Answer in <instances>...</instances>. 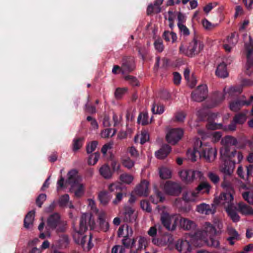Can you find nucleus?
<instances>
[{
	"label": "nucleus",
	"instance_id": "obj_26",
	"mask_svg": "<svg viewBox=\"0 0 253 253\" xmlns=\"http://www.w3.org/2000/svg\"><path fill=\"white\" fill-rule=\"evenodd\" d=\"M170 151L171 148L169 145H165L155 152V156L157 158L162 159L166 158Z\"/></svg>",
	"mask_w": 253,
	"mask_h": 253
},
{
	"label": "nucleus",
	"instance_id": "obj_37",
	"mask_svg": "<svg viewBox=\"0 0 253 253\" xmlns=\"http://www.w3.org/2000/svg\"><path fill=\"white\" fill-rule=\"evenodd\" d=\"M119 179L121 183L126 184H130L133 180V176L126 173H124L120 175Z\"/></svg>",
	"mask_w": 253,
	"mask_h": 253
},
{
	"label": "nucleus",
	"instance_id": "obj_50",
	"mask_svg": "<svg viewBox=\"0 0 253 253\" xmlns=\"http://www.w3.org/2000/svg\"><path fill=\"white\" fill-rule=\"evenodd\" d=\"M127 88H118L115 92V97L117 99L121 98L127 93Z\"/></svg>",
	"mask_w": 253,
	"mask_h": 253
},
{
	"label": "nucleus",
	"instance_id": "obj_54",
	"mask_svg": "<svg viewBox=\"0 0 253 253\" xmlns=\"http://www.w3.org/2000/svg\"><path fill=\"white\" fill-rule=\"evenodd\" d=\"M151 199L153 203L157 204L163 202L165 199L161 192H158L154 196L151 197Z\"/></svg>",
	"mask_w": 253,
	"mask_h": 253
},
{
	"label": "nucleus",
	"instance_id": "obj_6",
	"mask_svg": "<svg viewBox=\"0 0 253 253\" xmlns=\"http://www.w3.org/2000/svg\"><path fill=\"white\" fill-rule=\"evenodd\" d=\"M210 186L208 182H202L197 188L193 190H189L184 193L183 199L187 202H196L200 199V195L204 193H209Z\"/></svg>",
	"mask_w": 253,
	"mask_h": 253
},
{
	"label": "nucleus",
	"instance_id": "obj_21",
	"mask_svg": "<svg viewBox=\"0 0 253 253\" xmlns=\"http://www.w3.org/2000/svg\"><path fill=\"white\" fill-rule=\"evenodd\" d=\"M67 182L71 185L73 183L82 181V177L79 175L78 171L75 169H72L68 173Z\"/></svg>",
	"mask_w": 253,
	"mask_h": 253
},
{
	"label": "nucleus",
	"instance_id": "obj_60",
	"mask_svg": "<svg viewBox=\"0 0 253 253\" xmlns=\"http://www.w3.org/2000/svg\"><path fill=\"white\" fill-rule=\"evenodd\" d=\"M154 46L156 49L159 52H162L164 49L163 42L161 40L158 39L155 41Z\"/></svg>",
	"mask_w": 253,
	"mask_h": 253
},
{
	"label": "nucleus",
	"instance_id": "obj_19",
	"mask_svg": "<svg viewBox=\"0 0 253 253\" xmlns=\"http://www.w3.org/2000/svg\"><path fill=\"white\" fill-rule=\"evenodd\" d=\"M237 206V211H238L243 215L253 216V209L251 206L243 202L239 203Z\"/></svg>",
	"mask_w": 253,
	"mask_h": 253
},
{
	"label": "nucleus",
	"instance_id": "obj_64",
	"mask_svg": "<svg viewBox=\"0 0 253 253\" xmlns=\"http://www.w3.org/2000/svg\"><path fill=\"white\" fill-rule=\"evenodd\" d=\"M125 248L120 245H116L112 249V253H124Z\"/></svg>",
	"mask_w": 253,
	"mask_h": 253
},
{
	"label": "nucleus",
	"instance_id": "obj_58",
	"mask_svg": "<svg viewBox=\"0 0 253 253\" xmlns=\"http://www.w3.org/2000/svg\"><path fill=\"white\" fill-rule=\"evenodd\" d=\"M113 145V143L110 142L103 146L101 151L104 156H105L106 153L112 148Z\"/></svg>",
	"mask_w": 253,
	"mask_h": 253
},
{
	"label": "nucleus",
	"instance_id": "obj_56",
	"mask_svg": "<svg viewBox=\"0 0 253 253\" xmlns=\"http://www.w3.org/2000/svg\"><path fill=\"white\" fill-rule=\"evenodd\" d=\"M247 118L245 114H240L237 115L234 119L236 123L238 124H243L246 121Z\"/></svg>",
	"mask_w": 253,
	"mask_h": 253
},
{
	"label": "nucleus",
	"instance_id": "obj_14",
	"mask_svg": "<svg viewBox=\"0 0 253 253\" xmlns=\"http://www.w3.org/2000/svg\"><path fill=\"white\" fill-rule=\"evenodd\" d=\"M203 147L202 141L199 139H196L193 149H189L187 152V158L191 161H196L201 154V147Z\"/></svg>",
	"mask_w": 253,
	"mask_h": 253
},
{
	"label": "nucleus",
	"instance_id": "obj_53",
	"mask_svg": "<svg viewBox=\"0 0 253 253\" xmlns=\"http://www.w3.org/2000/svg\"><path fill=\"white\" fill-rule=\"evenodd\" d=\"M83 145V139L75 138L73 140V150L75 151L80 149Z\"/></svg>",
	"mask_w": 253,
	"mask_h": 253
},
{
	"label": "nucleus",
	"instance_id": "obj_3",
	"mask_svg": "<svg viewBox=\"0 0 253 253\" xmlns=\"http://www.w3.org/2000/svg\"><path fill=\"white\" fill-rule=\"evenodd\" d=\"M216 227L218 229L222 227V224L220 221H218L217 223H215L214 226L210 223H206L205 230L197 232L196 237L203 240L209 246L217 247L219 246L218 241L211 237L212 235L215 234Z\"/></svg>",
	"mask_w": 253,
	"mask_h": 253
},
{
	"label": "nucleus",
	"instance_id": "obj_11",
	"mask_svg": "<svg viewBox=\"0 0 253 253\" xmlns=\"http://www.w3.org/2000/svg\"><path fill=\"white\" fill-rule=\"evenodd\" d=\"M183 131L180 128H169L166 131V138L170 144H176L182 138Z\"/></svg>",
	"mask_w": 253,
	"mask_h": 253
},
{
	"label": "nucleus",
	"instance_id": "obj_48",
	"mask_svg": "<svg viewBox=\"0 0 253 253\" xmlns=\"http://www.w3.org/2000/svg\"><path fill=\"white\" fill-rule=\"evenodd\" d=\"M131 70L132 69L128 68L126 64H124L121 68L118 66H115L112 69V72L114 74H117L118 71H119L122 72L123 73H124Z\"/></svg>",
	"mask_w": 253,
	"mask_h": 253
},
{
	"label": "nucleus",
	"instance_id": "obj_39",
	"mask_svg": "<svg viewBox=\"0 0 253 253\" xmlns=\"http://www.w3.org/2000/svg\"><path fill=\"white\" fill-rule=\"evenodd\" d=\"M159 174L162 178L168 179L171 176V171L168 168L162 167L160 169Z\"/></svg>",
	"mask_w": 253,
	"mask_h": 253
},
{
	"label": "nucleus",
	"instance_id": "obj_28",
	"mask_svg": "<svg viewBox=\"0 0 253 253\" xmlns=\"http://www.w3.org/2000/svg\"><path fill=\"white\" fill-rule=\"evenodd\" d=\"M124 215L126 220L129 221L135 220L137 217L136 213L134 210L129 207L125 208Z\"/></svg>",
	"mask_w": 253,
	"mask_h": 253
},
{
	"label": "nucleus",
	"instance_id": "obj_15",
	"mask_svg": "<svg viewBox=\"0 0 253 253\" xmlns=\"http://www.w3.org/2000/svg\"><path fill=\"white\" fill-rule=\"evenodd\" d=\"M181 188L177 183L170 181L167 182L163 187L164 193L168 195L176 196L181 192Z\"/></svg>",
	"mask_w": 253,
	"mask_h": 253
},
{
	"label": "nucleus",
	"instance_id": "obj_33",
	"mask_svg": "<svg viewBox=\"0 0 253 253\" xmlns=\"http://www.w3.org/2000/svg\"><path fill=\"white\" fill-rule=\"evenodd\" d=\"M177 12H172L169 11L165 15V17L166 20L169 22V26L170 28H172L174 26V22L176 17Z\"/></svg>",
	"mask_w": 253,
	"mask_h": 253
},
{
	"label": "nucleus",
	"instance_id": "obj_44",
	"mask_svg": "<svg viewBox=\"0 0 253 253\" xmlns=\"http://www.w3.org/2000/svg\"><path fill=\"white\" fill-rule=\"evenodd\" d=\"M243 198L250 205H253V191H247L242 194Z\"/></svg>",
	"mask_w": 253,
	"mask_h": 253
},
{
	"label": "nucleus",
	"instance_id": "obj_31",
	"mask_svg": "<svg viewBox=\"0 0 253 253\" xmlns=\"http://www.w3.org/2000/svg\"><path fill=\"white\" fill-rule=\"evenodd\" d=\"M100 174L105 178H110L112 176V172L110 167L107 165L102 166L99 169Z\"/></svg>",
	"mask_w": 253,
	"mask_h": 253
},
{
	"label": "nucleus",
	"instance_id": "obj_12",
	"mask_svg": "<svg viewBox=\"0 0 253 253\" xmlns=\"http://www.w3.org/2000/svg\"><path fill=\"white\" fill-rule=\"evenodd\" d=\"M132 234L133 230L132 228L127 224L122 225L120 227L118 231V236L124 238L122 240V243L126 247L130 246V243L127 242V240L129 237L132 236Z\"/></svg>",
	"mask_w": 253,
	"mask_h": 253
},
{
	"label": "nucleus",
	"instance_id": "obj_10",
	"mask_svg": "<svg viewBox=\"0 0 253 253\" xmlns=\"http://www.w3.org/2000/svg\"><path fill=\"white\" fill-rule=\"evenodd\" d=\"M178 175L181 180L186 184H190L196 177L200 178L202 176L201 172L199 170L186 169L179 170Z\"/></svg>",
	"mask_w": 253,
	"mask_h": 253
},
{
	"label": "nucleus",
	"instance_id": "obj_51",
	"mask_svg": "<svg viewBox=\"0 0 253 253\" xmlns=\"http://www.w3.org/2000/svg\"><path fill=\"white\" fill-rule=\"evenodd\" d=\"M227 232L230 237L233 238L235 240H238L240 238V235L237 231L232 227L229 226L227 228Z\"/></svg>",
	"mask_w": 253,
	"mask_h": 253
},
{
	"label": "nucleus",
	"instance_id": "obj_34",
	"mask_svg": "<svg viewBox=\"0 0 253 253\" xmlns=\"http://www.w3.org/2000/svg\"><path fill=\"white\" fill-rule=\"evenodd\" d=\"M216 74L220 78H225L228 76L226 66L224 63L220 64L216 70Z\"/></svg>",
	"mask_w": 253,
	"mask_h": 253
},
{
	"label": "nucleus",
	"instance_id": "obj_47",
	"mask_svg": "<svg viewBox=\"0 0 253 253\" xmlns=\"http://www.w3.org/2000/svg\"><path fill=\"white\" fill-rule=\"evenodd\" d=\"M152 111L154 114H162L164 112V107L162 105L154 103L152 107Z\"/></svg>",
	"mask_w": 253,
	"mask_h": 253
},
{
	"label": "nucleus",
	"instance_id": "obj_59",
	"mask_svg": "<svg viewBox=\"0 0 253 253\" xmlns=\"http://www.w3.org/2000/svg\"><path fill=\"white\" fill-rule=\"evenodd\" d=\"M208 177L210 180L214 183H218L219 181V177L218 175L213 172H209L208 173Z\"/></svg>",
	"mask_w": 253,
	"mask_h": 253
},
{
	"label": "nucleus",
	"instance_id": "obj_46",
	"mask_svg": "<svg viewBox=\"0 0 253 253\" xmlns=\"http://www.w3.org/2000/svg\"><path fill=\"white\" fill-rule=\"evenodd\" d=\"M115 132L116 131L114 129H106L101 132L100 135L101 137L106 138L113 136Z\"/></svg>",
	"mask_w": 253,
	"mask_h": 253
},
{
	"label": "nucleus",
	"instance_id": "obj_27",
	"mask_svg": "<svg viewBox=\"0 0 253 253\" xmlns=\"http://www.w3.org/2000/svg\"><path fill=\"white\" fill-rule=\"evenodd\" d=\"M35 211H29L26 215L24 219V227L26 228L29 229L33 226Z\"/></svg>",
	"mask_w": 253,
	"mask_h": 253
},
{
	"label": "nucleus",
	"instance_id": "obj_20",
	"mask_svg": "<svg viewBox=\"0 0 253 253\" xmlns=\"http://www.w3.org/2000/svg\"><path fill=\"white\" fill-rule=\"evenodd\" d=\"M84 185L81 181L73 183L71 185V191L76 197H82L84 192Z\"/></svg>",
	"mask_w": 253,
	"mask_h": 253
},
{
	"label": "nucleus",
	"instance_id": "obj_23",
	"mask_svg": "<svg viewBox=\"0 0 253 253\" xmlns=\"http://www.w3.org/2000/svg\"><path fill=\"white\" fill-rule=\"evenodd\" d=\"M98 218L99 222V225L101 229L104 231H107L109 228V224L107 221L105 220L106 214L103 211H101L98 213Z\"/></svg>",
	"mask_w": 253,
	"mask_h": 253
},
{
	"label": "nucleus",
	"instance_id": "obj_30",
	"mask_svg": "<svg viewBox=\"0 0 253 253\" xmlns=\"http://www.w3.org/2000/svg\"><path fill=\"white\" fill-rule=\"evenodd\" d=\"M222 143L225 145V146L222 147L221 149L224 148H227V152L230 154V152H229V150L228 147L235 145L237 143V140L235 138L233 137L227 136L222 140Z\"/></svg>",
	"mask_w": 253,
	"mask_h": 253
},
{
	"label": "nucleus",
	"instance_id": "obj_29",
	"mask_svg": "<svg viewBox=\"0 0 253 253\" xmlns=\"http://www.w3.org/2000/svg\"><path fill=\"white\" fill-rule=\"evenodd\" d=\"M196 211L202 214H210L214 213L210 205L205 204H201L197 206Z\"/></svg>",
	"mask_w": 253,
	"mask_h": 253
},
{
	"label": "nucleus",
	"instance_id": "obj_18",
	"mask_svg": "<svg viewBox=\"0 0 253 253\" xmlns=\"http://www.w3.org/2000/svg\"><path fill=\"white\" fill-rule=\"evenodd\" d=\"M149 182L146 180H143L138 184L135 190L136 193L141 196H147L149 193Z\"/></svg>",
	"mask_w": 253,
	"mask_h": 253
},
{
	"label": "nucleus",
	"instance_id": "obj_9",
	"mask_svg": "<svg viewBox=\"0 0 253 253\" xmlns=\"http://www.w3.org/2000/svg\"><path fill=\"white\" fill-rule=\"evenodd\" d=\"M161 219L163 224L167 229L169 230H173L179 221V216L177 214H169L165 211L162 214Z\"/></svg>",
	"mask_w": 253,
	"mask_h": 253
},
{
	"label": "nucleus",
	"instance_id": "obj_52",
	"mask_svg": "<svg viewBox=\"0 0 253 253\" xmlns=\"http://www.w3.org/2000/svg\"><path fill=\"white\" fill-rule=\"evenodd\" d=\"M177 26L179 29L181 34L184 35V36H188L189 35V34H190L189 30L185 25H184L182 23H178Z\"/></svg>",
	"mask_w": 253,
	"mask_h": 253
},
{
	"label": "nucleus",
	"instance_id": "obj_35",
	"mask_svg": "<svg viewBox=\"0 0 253 253\" xmlns=\"http://www.w3.org/2000/svg\"><path fill=\"white\" fill-rule=\"evenodd\" d=\"M179 221L180 226L182 228L186 230L191 229L192 228H193L195 226L194 223L192 221L186 218L179 217Z\"/></svg>",
	"mask_w": 253,
	"mask_h": 253
},
{
	"label": "nucleus",
	"instance_id": "obj_13",
	"mask_svg": "<svg viewBox=\"0 0 253 253\" xmlns=\"http://www.w3.org/2000/svg\"><path fill=\"white\" fill-rule=\"evenodd\" d=\"M201 154L207 161L211 162L216 157V150L215 148L211 147L206 144H203V147H201Z\"/></svg>",
	"mask_w": 253,
	"mask_h": 253
},
{
	"label": "nucleus",
	"instance_id": "obj_2",
	"mask_svg": "<svg viewBox=\"0 0 253 253\" xmlns=\"http://www.w3.org/2000/svg\"><path fill=\"white\" fill-rule=\"evenodd\" d=\"M234 193L235 192H223L215 200L217 204L224 206L229 217L233 222H237L240 221V217L237 212L236 207L233 203Z\"/></svg>",
	"mask_w": 253,
	"mask_h": 253
},
{
	"label": "nucleus",
	"instance_id": "obj_16",
	"mask_svg": "<svg viewBox=\"0 0 253 253\" xmlns=\"http://www.w3.org/2000/svg\"><path fill=\"white\" fill-rule=\"evenodd\" d=\"M208 88L206 85H201L192 93L191 97L193 100L200 102L204 100L207 96Z\"/></svg>",
	"mask_w": 253,
	"mask_h": 253
},
{
	"label": "nucleus",
	"instance_id": "obj_22",
	"mask_svg": "<svg viewBox=\"0 0 253 253\" xmlns=\"http://www.w3.org/2000/svg\"><path fill=\"white\" fill-rule=\"evenodd\" d=\"M253 99V96H251L249 101H245L243 100H237L233 101L230 104V108L231 110L234 111H236L240 109V108L245 105H248L251 104Z\"/></svg>",
	"mask_w": 253,
	"mask_h": 253
},
{
	"label": "nucleus",
	"instance_id": "obj_4",
	"mask_svg": "<svg viewBox=\"0 0 253 253\" xmlns=\"http://www.w3.org/2000/svg\"><path fill=\"white\" fill-rule=\"evenodd\" d=\"M220 155L223 164L220 167V171L224 174V176H230L234 170L235 162L230 159L231 156L226 148L221 149Z\"/></svg>",
	"mask_w": 253,
	"mask_h": 253
},
{
	"label": "nucleus",
	"instance_id": "obj_43",
	"mask_svg": "<svg viewBox=\"0 0 253 253\" xmlns=\"http://www.w3.org/2000/svg\"><path fill=\"white\" fill-rule=\"evenodd\" d=\"M138 242V250L145 248L147 244V240L144 237L139 236L136 238Z\"/></svg>",
	"mask_w": 253,
	"mask_h": 253
},
{
	"label": "nucleus",
	"instance_id": "obj_24",
	"mask_svg": "<svg viewBox=\"0 0 253 253\" xmlns=\"http://www.w3.org/2000/svg\"><path fill=\"white\" fill-rule=\"evenodd\" d=\"M177 250L183 253H186L191 251V247L187 241H178L176 245Z\"/></svg>",
	"mask_w": 253,
	"mask_h": 253
},
{
	"label": "nucleus",
	"instance_id": "obj_8",
	"mask_svg": "<svg viewBox=\"0 0 253 253\" xmlns=\"http://www.w3.org/2000/svg\"><path fill=\"white\" fill-rule=\"evenodd\" d=\"M245 38V48L247 57L246 70L247 74L250 75L253 72V44L250 36L246 35Z\"/></svg>",
	"mask_w": 253,
	"mask_h": 253
},
{
	"label": "nucleus",
	"instance_id": "obj_32",
	"mask_svg": "<svg viewBox=\"0 0 253 253\" xmlns=\"http://www.w3.org/2000/svg\"><path fill=\"white\" fill-rule=\"evenodd\" d=\"M110 199L111 197L109 196L108 193L106 191H101L98 194L99 201L101 204L103 206L107 205L110 200Z\"/></svg>",
	"mask_w": 253,
	"mask_h": 253
},
{
	"label": "nucleus",
	"instance_id": "obj_1",
	"mask_svg": "<svg viewBox=\"0 0 253 253\" xmlns=\"http://www.w3.org/2000/svg\"><path fill=\"white\" fill-rule=\"evenodd\" d=\"M94 224V221L92 219L90 214L83 213L80 218L79 226L74 228V238L75 241L83 246H84L85 242L87 241L86 248L88 250L91 249L93 246L91 242L92 237L90 234L88 237L84 234L88 228H92Z\"/></svg>",
	"mask_w": 253,
	"mask_h": 253
},
{
	"label": "nucleus",
	"instance_id": "obj_41",
	"mask_svg": "<svg viewBox=\"0 0 253 253\" xmlns=\"http://www.w3.org/2000/svg\"><path fill=\"white\" fill-rule=\"evenodd\" d=\"M99 157L100 154L99 153L95 152L94 153L90 154L88 158V164L90 166L94 165L98 161Z\"/></svg>",
	"mask_w": 253,
	"mask_h": 253
},
{
	"label": "nucleus",
	"instance_id": "obj_62",
	"mask_svg": "<svg viewBox=\"0 0 253 253\" xmlns=\"http://www.w3.org/2000/svg\"><path fill=\"white\" fill-rule=\"evenodd\" d=\"M210 137L213 142H216L221 137V134L219 131L214 132L211 135Z\"/></svg>",
	"mask_w": 253,
	"mask_h": 253
},
{
	"label": "nucleus",
	"instance_id": "obj_38",
	"mask_svg": "<svg viewBox=\"0 0 253 253\" xmlns=\"http://www.w3.org/2000/svg\"><path fill=\"white\" fill-rule=\"evenodd\" d=\"M59 203L61 206H68L70 208H74L73 205L69 202V196L67 194L64 195L60 197Z\"/></svg>",
	"mask_w": 253,
	"mask_h": 253
},
{
	"label": "nucleus",
	"instance_id": "obj_63",
	"mask_svg": "<svg viewBox=\"0 0 253 253\" xmlns=\"http://www.w3.org/2000/svg\"><path fill=\"white\" fill-rule=\"evenodd\" d=\"M202 24L203 27L207 30H211L215 26L206 19L202 20Z\"/></svg>",
	"mask_w": 253,
	"mask_h": 253
},
{
	"label": "nucleus",
	"instance_id": "obj_49",
	"mask_svg": "<svg viewBox=\"0 0 253 253\" xmlns=\"http://www.w3.org/2000/svg\"><path fill=\"white\" fill-rule=\"evenodd\" d=\"M224 99V96L222 93H218L213 99V101L214 102L210 105V107H213L216 106L217 105L220 103Z\"/></svg>",
	"mask_w": 253,
	"mask_h": 253
},
{
	"label": "nucleus",
	"instance_id": "obj_7",
	"mask_svg": "<svg viewBox=\"0 0 253 253\" xmlns=\"http://www.w3.org/2000/svg\"><path fill=\"white\" fill-rule=\"evenodd\" d=\"M203 46L202 42L195 37L188 45L181 44L179 50L181 52L189 56H192L199 53L203 49Z\"/></svg>",
	"mask_w": 253,
	"mask_h": 253
},
{
	"label": "nucleus",
	"instance_id": "obj_17",
	"mask_svg": "<svg viewBox=\"0 0 253 253\" xmlns=\"http://www.w3.org/2000/svg\"><path fill=\"white\" fill-rule=\"evenodd\" d=\"M238 42V36L236 33H232L227 37L224 41L223 47L228 52L232 51Z\"/></svg>",
	"mask_w": 253,
	"mask_h": 253
},
{
	"label": "nucleus",
	"instance_id": "obj_5",
	"mask_svg": "<svg viewBox=\"0 0 253 253\" xmlns=\"http://www.w3.org/2000/svg\"><path fill=\"white\" fill-rule=\"evenodd\" d=\"M65 223L61 222L60 220V217L59 214L55 213L51 215L48 219L46 229L47 230H49L56 229L58 231H63L65 229ZM46 237H50V233L48 231L45 234L41 233L40 235V238L42 239H44Z\"/></svg>",
	"mask_w": 253,
	"mask_h": 253
},
{
	"label": "nucleus",
	"instance_id": "obj_40",
	"mask_svg": "<svg viewBox=\"0 0 253 253\" xmlns=\"http://www.w3.org/2000/svg\"><path fill=\"white\" fill-rule=\"evenodd\" d=\"M227 176H224L223 181L221 184V187L225 191L234 192V190L231 183L227 179Z\"/></svg>",
	"mask_w": 253,
	"mask_h": 253
},
{
	"label": "nucleus",
	"instance_id": "obj_45",
	"mask_svg": "<svg viewBox=\"0 0 253 253\" xmlns=\"http://www.w3.org/2000/svg\"><path fill=\"white\" fill-rule=\"evenodd\" d=\"M122 164L126 168L130 169L134 166V162L128 157H123L122 158Z\"/></svg>",
	"mask_w": 253,
	"mask_h": 253
},
{
	"label": "nucleus",
	"instance_id": "obj_55",
	"mask_svg": "<svg viewBox=\"0 0 253 253\" xmlns=\"http://www.w3.org/2000/svg\"><path fill=\"white\" fill-rule=\"evenodd\" d=\"M97 145L98 142L96 141L89 143L86 146L87 153H91L93 152L95 150Z\"/></svg>",
	"mask_w": 253,
	"mask_h": 253
},
{
	"label": "nucleus",
	"instance_id": "obj_57",
	"mask_svg": "<svg viewBox=\"0 0 253 253\" xmlns=\"http://www.w3.org/2000/svg\"><path fill=\"white\" fill-rule=\"evenodd\" d=\"M67 181L66 182H64V180L63 177H61L60 179L57 181V191H60L62 189L66 188L67 186Z\"/></svg>",
	"mask_w": 253,
	"mask_h": 253
},
{
	"label": "nucleus",
	"instance_id": "obj_36",
	"mask_svg": "<svg viewBox=\"0 0 253 253\" xmlns=\"http://www.w3.org/2000/svg\"><path fill=\"white\" fill-rule=\"evenodd\" d=\"M137 122L139 124L146 125L151 123L152 118L149 120L147 112H143L139 115L137 118Z\"/></svg>",
	"mask_w": 253,
	"mask_h": 253
},
{
	"label": "nucleus",
	"instance_id": "obj_25",
	"mask_svg": "<svg viewBox=\"0 0 253 253\" xmlns=\"http://www.w3.org/2000/svg\"><path fill=\"white\" fill-rule=\"evenodd\" d=\"M149 140V134L146 130H142L141 133L137 134L134 137L135 143L140 142L143 144Z\"/></svg>",
	"mask_w": 253,
	"mask_h": 253
},
{
	"label": "nucleus",
	"instance_id": "obj_42",
	"mask_svg": "<svg viewBox=\"0 0 253 253\" xmlns=\"http://www.w3.org/2000/svg\"><path fill=\"white\" fill-rule=\"evenodd\" d=\"M165 39L169 42H174L176 41L177 36L173 32H165L164 33Z\"/></svg>",
	"mask_w": 253,
	"mask_h": 253
},
{
	"label": "nucleus",
	"instance_id": "obj_61",
	"mask_svg": "<svg viewBox=\"0 0 253 253\" xmlns=\"http://www.w3.org/2000/svg\"><path fill=\"white\" fill-rule=\"evenodd\" d=\"M207 126L209 129H216L221 128L222 127V125L221 124H217L215 122L210 121Z\"/></svg>",
	"mask_w": 253,
	"mask_h": 253
}]
</instances>
